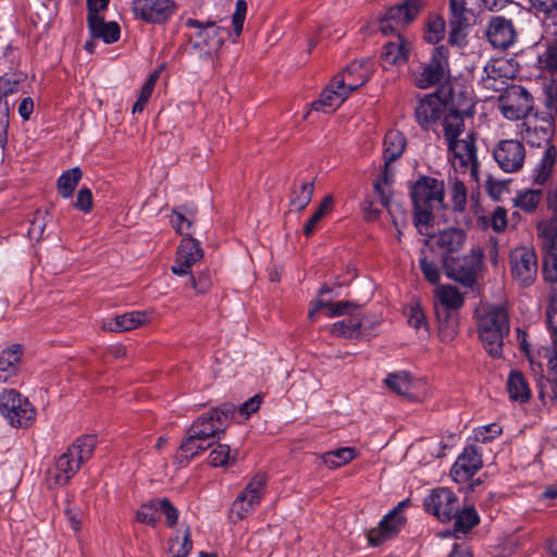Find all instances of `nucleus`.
<instances>
[{"label":"nucleus","mask_w":557,"mask_h":557,"mask_svg":"<svg viewBox=\"0 0 557 557\" xmlns=\"http://www.w3.org/2000/svg\"><path fill=\"white\" fill-rule=\"evenodd\" d=\"M410 197L414 208V225L422 233V227L430 225L433 212L445 208L444 181L422 175L410 186Z\"/></svg>","instance_id":"nucleus-1"},{"label":"nucleus","mask_w":557,"mask_h":557,"mask_svg":"<svg viewBox=\"0 0 557 557\" xmlns=\"http://www.w3.org/2000/svg\"><path fill=\"white\" fill-rule=\"evenodd\" d=\"M479 336L490 356L498 358L503 352L504 337L509 333V318L500 305H481L474 312Z\"/></svg>","instance_id":"nucleus-2"},{"label":"nucleus","mask_w":557,"mask_h":557,"mask_svg":"<svg viewBox=\"0 0 557 557\" xmlns=\"http://www.w3.org/2000/svg\"><path fill=\"white\" fill-rule=\"evenodd\" d=\"M97 445L95 435L78 437L55 461L49 472V481L54 485H65L92 455Z\"/></svg>","instance_id":"nucleus-3"},{"label":"nucleus","mask_w":557,"mask_h":557,"mask_svg":"<svg viewBox=\"0 0 557 557\" xmlns=\"http://www.w3.org/2000/svg\"><path fill=\"white\" fill-rule=\"evenodd\" d=\"M360 65H347L343 72L336 74L329 86L320 94L318 100L312 102V109L324 113L334 112L348 96L366 84V72L359 74V81L355 82L350 76L359 71Z\"/></svg>","instance_id":"nucleus-4"},{"label":"nucleus","mask_w":557,"mask_h":557,"mask_svg":"<svg viewBox=\"0 0 557 557\" xmlns=\"http://www.w3.org/2000/svg\"><path fill=\"white\" fill-rule=\"evenodd\" d=\"M185 26L196 29L194 34L189 35V44L191 49L203 60L215 54L230 36L227 28L216 26L212 21L203 23L195 18H187Z\"/></svg>","instance_id":"nucleus-5"},{"label":"nucleus","mask_w":557,"mask_h":557,"mask_svg":"<svg viewBox=\"0 0 557 557\" xmlns=\"http://www.w3.org/2000/svg\"><path fill=\"white\" fill-rule=\"evenodd\" d=\"M484 252L479 246L471 248L469 253L461 258H455L449 255L442 257L443 267L446 275L460 283L465 287H473L476 283V276L483 264Z\"/></svg>","instance_id":"nucleus-6"},{"label":"nucleus","mask_w":557,"mask_h":557,"mask_svg":"<svg viewBox=\"0 0 557 557\" xmlns=\"http://www.w3.org/2000/svg\"><path fill=\"white\" fill-rule=\"evenodd\" d=\"M236 408L233 404L225 403L198 417L189 426L191 436L209 441L224 433L233 420Z\"/></svg>","instance_id":"nucleus-7"},{"label":"nucleus","mask_w":557,"mask_h":557,"mask_svg":"<svg viewBox=\"0 0 557 557\" xmlns=\"http://www.w3.org/2000/svg\"><path fill=\"white\" fill-rule=\"evenodd\" d=\"M0 413L13 428H27L36 418L33 405L15 389L0 393Z\"/></svg>","instance_id":"nucleus-8"},{"label":"nucleus","mask_w":557,"mask_h":557,"mask_svg":"<svg viewBox=\"0 0 557 557\" xmlns=\"http://www.w3.org/2000/svg\"><path fill=\"white\" fill-rule=\"evenodd\" d=\"M448 57V47L444 45L435 47L430 61L421 65L420 71L416 74V85L425 89L445 82L449 77Z\"/></svg>","instance_id":"nucleus-9"},{"label":"nucleus","mask_w":557,"mask_h":557,"mask_svg":"<svg viewBox=\"0 0 557 557\" xmlns=\"http://www.w3.org/2000/svg\"><path fill=\"white\" fill-rule=\"evenodd\" d=\"M424 7L422 0H405L391 7L381 18L379 28L384 35L400 33L403 28L412 23Z\"/></svg>","instance_id":"nucleus-10"},{"label":"nucleus","mask_w":557,"mask_h":557,"mask_svg":"<svg viewBox=\"0 0 557 557\" xmlns=\"http://www.w3.org/2000/svg\"><path fill=\"white\" fill-rule=\"evenodd\" d=\"M448 150L453 153V166L456 171L467 172L474 181H479L480 162L478 160V149L475 136L473 133L467 134L462 139H456L447 144Z\"/></svg>","instance_id":"nucleus-11"},{"label":"nucleus","mask_w":557,"mask_h":557,"mask_svg":"<svg viewBox=\"0 0 557 557\" xmlns=\"http://www.w3.org/2000/svg\"><path fill=\"white\" fill-rule=\"evenodd\" d=\"M492 156L503 172L511 174L522 170L527 151L518 139H502L493 147Z\"/></svg>","instance_id":"nucleus-12"},{"label":"nucleus","mask_w":557,"mask_h":557,"mask_svg":"<svg viewBox=\"0 0 557 557\" xmlns=\"http://www.w3.org/2000/svg\"><path fill=\"white\" fill-rule=\"evenodd\" d=\"M423 506L428 513L441 522H449L458 512L460 504L454 491L448 487H436L424 498Z\"/></svg>","instance_id":"nucleus-13"},{"label":"nucleus","mask_w":557,"mask_h":557,"mask_svg":"<svg viewBox=\"0 0 557 557\" xmlns=\"http://www.w3.org/2000/svg\"><path fill=\"white\" fill-rule=\"evenodd\" d=\"M174 0H133L131 10L136 20L148 24H164L176 12Z\"/></svg>","instance_id":"nucleus-14"},{"label":"nucleus","mask_w":557,"mask_h":557,"mask_svg":"<svg viewBox=\"0 0 557 557\" xmlns=\"http://www.w3.org/2000/svg\"><path fill=\"white\" fill-rule=\"evenodd\" d=\"M537 257L533 249L519 247L510 253V272L521 287L531 286L537 276Z\"/></svg>","instance_id":"nucleus-15"},{"label":"nucleus","mask_w":557,"mask_h":557,"mask_svg":"<svg viewBox=\"0 0 557 557\" xmlns=\"http://www.w3.org/2000/svg\"><path fill=\"white\" fill-rule=\"evenodd\" d=\"M448 109L446 99L440 97L438 91L422 97L416 109L414 119L422 129L429 131L442 121Z\"/></svg>","instance_id":"nucleus-16"},{"label":"nucleus","mask_w":557,"mask_h":557,"mask_svg":"<svg viewBox=\"0 0 557 557\" xmlns=\"http://www.w3.org/2000/svg\"><path fill=\"white\" fill-rule=\"evenodd\" d=\"M474 114V103L471 98L465 97L462 102H456L451 95V104L442 119L445 139L448 143L458 139L465 131V116Z\"/></svg>","instance_id":"nucleus-17"},{"label":"nucleus","mask_w":557,"mask_h":557,"mask_svg":"<svg viewBox=\"0 0 557 557\" xmlns=\"http://www.w3.org/2000/svg\"><path fill=\"white\" fill-rule=\"evenodd\" d=\"M161 513L164 515L169 528L176 525L180 512L168 498H153L143 504L136 512V520L154 528L160 521Z\"/></svg>","instance_id":"nucleus-18"},{"label":"nucleus","mask_w":557,"mask_h":557,"mask_svg":"<svg viewBox=\"0 0 557 557\" xmlns=\"http://www.w3.org/2000/svg\"><path fill=\"white\" fill-rule=\"evenodd\" d=\"M265 474L258 473L236 497L232 505V510L239 519L247 517L260 504L265 492Z\"/></svg>","instance_id":"nucleus-19"},{"label":"nucleus","mask_w":557,"mask_h":557,"mask_svg":"<svg viewBox=\"0 0 557 557\" xmlns=\"http://www.w3.org/2000/svg\"><path fill=\"white\" fill-rule=\"evenodd\" d=\"M533 107L531 94L521 86H513L500 98V112L508 120L525 117Z\"/></svg>","instance_id":"nucleus-20"},{"label":"nucleus","mask_w":557,"mask_h":557,"mask_svg":"<svg viewBox=\"0 0 557 557\" xmlns=\"http://www.w3.org/2000/svg\"><path fill=\"white\" fill-rule=\"evenodd\" d=\"M471 11L466 0H449V42L457 46L466 44L467 29L470 26Z\"/></svg>","instance_id":"nucleus-21"},{"label":"nucleus","mask_w":557,"mask_h":557,"mask_svg":"<svg viewBox=\"0 0 557 557\" xmlns=\"http://www.w3.org/2000/svg\"><path fill=\"white\" fill-rule=\"evenodd\" d=\"M482 465L480 450L472 445L467 446L453 465L450 475L457 483L467 482L482 468Z\"/></svg>","instance_id":"nucleus-22"},{"label":"nucleus","mask_w":557,"mask_h":557,"mask_svg":"<svg viewBox=\"0 0 557 557\" xmlns=\"http://www.w3.org/2000/svg\"><path fill=\"white\" fill-rule=\"evenodd\" d=\"M203 257V251L199 242L191 237L182 239L177 248L176 259L172 265V272L176 275L184 276L190 273L191 267L200 261Z\"/></svg>","instance_id":"nucleus-23"},{"label":"nucleus","mask_w":557,"mask_h":557,"mask_svg":"<svg viewBox=\"0 0 557 557\" xmlns=\"http://www.w3.org/2000/svg\"><path fill=\"white\" fill-rule=\"evenodd\" d=\"M482 77L483 87L493 91H500L506 88L508 81L513 76L511 65L507 60H494L485 65Z\"/></svg>","instance_id":"nucleus-24"},{"label":"nucleus","mask_w":557,"mask_h":557,"mask_svg":"<svg viewBox=\"0 0 557 557\" xmlns=\"http://www.w3.org/2000/svg\"><path fill=\"white\" fill-rule=\"evenodd\" d=\"M486 36L495 48L507 49L515 42L517 35L511 20L494 16L488 23Z\"/></svg>","instance_id":"nucleus-25"},{"label":"nucleus","mask_w":557,"mask_h":557,"mask_svg":"<svg viewBox=\"0 0 557 557\" xmlns=\"http://www.w3.org/2000/svg\"><path fill=\"white\" fill-rule=\"evenodd\" d=\"M552 132L550 122L536 117L528 119L519 125V133L522 140H525L533 147H540L543 143L548 141Z\"/></svg>","instance_id":"nucleus-26"},{"label":"nucleus","mask_w":557,"mask_h":557,"mask_svg":"<svg viewBox=\"0 0 557 557\" xmlns=\"http://www.w3.org/2000/svg\"><path fill=\"white\" fill-rule=\"evenodd\" d=\"M547 207L552 216L537 223L536 233L541 242V249L557 250V210L554 207V197L547 194Z\"/></svg>","instance_id":"nucleus-27"},{"label":"nucleus","mask_w":557,"mask_h":557,"mask_svg":"<svg viewBox=\"0 0 557 557\" xmlns=\"http://www.w3.org/2000/svg\"><path fill=\"white\" fill-rule=\"evenodd\" d=\"M87 25L92 38L104 44H113L120 39L121 28L116 22H106L100 15L87 16Z\"/></svg>","instance_id":"nucleus-28"},{"label":"nucleus","mask_w":557,"mask_h":557,"mask_svg":"<svg viewBox=\"0 0 557 557\" xmlns=\"http://www.w3.org/2000/svg\"><path fill=\"white\" fill-rule=\"evenodd\" d=\"M23 356L20 344H13L0 352V383H7L16 375Z\"/></svg>","instance_id":"nucleus-29"},{"label":"nucleus","mask_w":557,"mask_h":557,"mask_svg":"<svg viewBox=\"0 0 557 557\" xmlns=\"http://www.w3.org/2000/svg\"><path fill=\"white\" fill-rule=\"evenodd\" d=\"M557 160V149L554 145H549L544 150L540 161L532 172V181L534 184L543 186L552 176L553 169Z\"/></svg>","instance_id":"nucleus-30"},{"label":"nucleus","mask_w":557,"mask_h":557,"mask_svg":"<svg viewBox=\"0 0 557 557\" xmlns=\"http://www.w3.org/2000/svg\"><path fill=\"white\" fill-rule=\"evenodd\" d=\"M396 39L384 45L383 59L389 64H404L408 60L411 44L400 33H394Z\"/></svg>","instance_id":"nucleus-31"},{"label":"nucleus","mask_w":557,"mask_h":557,"mask_svg":"<svg viewBox=\"0 0 557 557\" xmlns=\"http://www.w3.org/2000/svg\"><path fill=\"white\" fill-rule=\"evenodd\" d=\"M384 383L391 391L397 393L398 395L409 399H416L414 388L417 382L410 376L408 372L399 371L391 373L385 377Z\"/></svg>","instance_id":"nucleus-32"},{"label":"nucleus","mask_w":557,"mask_h":557,"mask_svg":"<svg viewBox=\"0 0 557 557\" xmlns=\"http://www.w3.org/2000/svg\"><path fill=\"white\" fill-rule=\"evenodd\" d=\"M211 442L200 440L199 436H191V430H187L185 440L180 446V451L176 455V460L180 465H187L191 458L199 455L211 446Z\"/></svg>","instance_id":"nucleus-33"},{"label":"nucleus","mask_w":557,"mask_h":557,"mask_svg":"<svg viewBox=\"0 0 557 557\" xmlns=\"http://www.w3.org/2000/svg\"><path fill=\"white\" fill-rule=\"evenodd\" d=\"M341 321H337L329 326V332L336 337L357 338L360 337L361 323L358 320V307L352 309V313L347 314Z\"/></svg>","instance_id":"nucleus-34"},{"label":"nucleus","mask_w":557,"mask_h":557,"mask_svg":"<svg viewBox=\"0 0 557 557\" xmlns=\"http://www.w3.org/2000/svg\"><path fill=\"white\" fill-rule=\"evenodd\" d=\"M435 297L440 302L441 307H437L441 311L447 310L453 312L463 306V295L458 290L457 287L451 285H442L436 288Z\"/></svg>","instance_id":"nucleus-35"},{"label":"nucleus","mask_w":557,"mask_h":557,"mask_svg":"<svg viewBox=\"0 0 557 557\" xmlns=\"http://www.w3.org/2000/svg\"><path fill=\"white\" fill-rule=\"evenodd\" d=\"M406 138L399 131L392 129L385 134L383 159L386 163H392L398 159L405 151Z\"/></svg>","instance_id":"nucleus-36"},{"label":"nucleus","mask_w":557,"mask_h":557,"mask_svg":"<svg viewBox=\"0 0 557 557\" xmlns=\"http://www.w3.org/2000/svg\"><path fill=\"white\" fill-rule=\"evenodd\" d=\"M150 320V313L147 311H132L117 315L110 324V330L114 332H125L136 329Z\"/></svg>","instance_id":"nucleus-37"},{"label":"nucleus","mask_w":557,"mask_h":557,"mask_svg":"<svg viewBox=\"0 0 557 557\" xmlns=\"http://www.w3.org/2000/svg\"><path fill=\"white\" fill-rule=\"evenodd\" d=\"M436 317L438 321V336L442 342H451L458 333L457 314L447 310L441 311L436 308Z\"/></svg>","instance_id":"nucleus-38"},{"label":"nucleus","mask_w":557,"mask_h":557,"mask_svg":"<svg viewBox=\"0 0 557 557\" xmlns=\"http://www.w3.org/2000/svg\"><path fill=\"white\" fill-rule=\"evenodd\" d=\"M465 242L466 233L461 228H447L435 236V244L447 252L459 250Z\"/></svg>","instance_id":"nucleus-39"},{"label":"nucleus","mask_w":557,"mask_h":557,"mask_svg":"<svg viewBox=\"0 0 557 557\" xmlns=\"http://www.w3.org/2000/svg\"><path fill=\"white\" fill-rule=\"evenodd\" d=\"M507 391L512 400L525 403L531 397L530 387L521 372L512 371L507 380Z\"/></svg>","instance_id":"nucleus-40"},{"label":"nucleus","mask_w":557,"mask_h":557,"mask_svg":"<svg viewBox=\"0 0 557 557\" xmlns=\"http://www.w3.org/2000/svg\"><path fill=\"white\" fill-rule=\"evenodd\" d=\"M313 195V182H299L290 191L289 205L297 211L304 210L311 201Z\"/></svg>","instance_id":"nucleus-41"},{"label":"nucleus","mask_w":557,"mask_h":557,"mask_svg":"<svg viewBox=\"0 0 557 557\" xmlns=\"http://www.w3.org/2000/svg\"><path fill=\"white\" fill-rule=\"evenodd\" d=\"M454 519V531L460 534H467L480 523V516L473 506H467L461 510L459 508Z\"/></svg>","instance_id":"nucleus-42"},{"label":"nucleus","mask_w":557,"mask_h":557,"mask_svg":"<svg viewBox=\"0 0 557 557\" xmlns=\"http://www.w3.org/2000/svg\"><path fill=\"white\" fill-rule=\"evenodd\" d=\"M419 264L425 280L430 284L435 285L440 282L441 270L433 258L432 248H423L420 250Z\"/></svg>","instance_id":"nucleus-43"},{"label":"nucleus","mask_w":557,"mask_h":557,"mask_svg":"<svg viewBox=\"0 0 557 557\" xmlns=\"http://www.w3.org/2000/svg\"><path fill=\"white\" fill-rule=\"evenodd\" d=\"M358 456V451L354 447H342L330 450L321 456L323 462L330 469H336L347 465Z\"/></svg>","instance_id":"nucleus-44"},{"label":"nucleus","mask_w":557,"mask_h":557,"mask_svg":"<svg viewBox=\"0 0 557 557\" xmlns=\"http://www.w3.org/2000/svg\"><path fill=\"white\" fill-rule=\"evenodd\" d=\"M542 200L541 189H523L519 191L515 198V206L524 213H533L536 211Z\"/></svg>","instance_id":"nucleus-45"},{"label":"nucleus","mask_w":557,"mask_h":557,"mask_svg":"<svg viewBox=\"0 0 557 557\" xmlns=\"http://www.w3.org/2000/svg\"><path fill=\"white\" fill-rule=\"evenodd\" d=\"M82 175V170L77 166L65 171L58 180L59 194L63 198H70L81 181Z\"/></svg>","instance_id":"nucleus-46"},{"label":"nucleus","mask_w":557,"mask_h":557,"mask_svg":"<svg viewBox=\"0 0 557 557\" xmlns=\"http://www.w3.org/2000/svg\"><path fill=\"white\" fill-rule=\"evenodd\" d=\"M191 548L193 542L189 527L186 528L182 539L175 536L169 542V553L172 557H187Z\"/></svg>","instance_id":"nucleus-47"},{"label":"nucleus","mask_w":557,"mask_h":557,"mask_svg":"<svg viewBox=\"0 0 557 557\" xmlns=\"http://www.w3.org/2000/svg\"><path fill=\"white\" fill-rule=\"evenodd\" d=\"M542 274L545 282L557 284V250H544Z\"/></svg>","instance_id":"nucleus-48"},{"label":"nucleus","mask_w":557,"mask_h":557,"mask_svg":"<svg viewBox=\"0 0 557 557\" xmlns=\"http://www.w3.org/2000/svg\"><path fill=\"white\" fill-rule=\"evenodd\" d=\"M332 206V197L325 196L324 199L321 201L317 210L313 212V214L310 216V219L307 221V223L304 226V233L306 236H310L314 233L318 223L325 216V214L331 210Z\"/></svg>","instance_id":"nucleus-49"},{"label":"nucleus","mask_w":557,"mask_h":557,"mask_svg":"<svg viewBox=\"0 0 557 557\" xmlns=\"http://www.w3.org/2000/svg\"><path fill=\"white\" fill-rule=\"evenodd\" d=\"M405 315L407 317V321L410 326L416 329L417 331L423 329L428 331V323L425 320V314L417 301H411L404 310Z\"/></svg>","instance_id":"nucleus-50"},{"label":"nucleus","mask_w":557,"mask_h":557,"mask_svg":"<svg viewBox=\"0 0 557 557\" xmlns=\"http://www.w3.org/2000/svg\"><path fill=\"white\" fill-rule=\"evenodd\" d=\"M449 196L454 210L457 212L465 211L467 205V188L463 182L455 178L450 185Z\"/></svg>","instance_id":"nucleus-51"},{"label":"nucleus","mask_w":557,"mask_h":557,"mask_svg":"<svg viewBox=\"0 0 557 557\" xmlns=\"http://www.w3.org/2000/svg\"><path fill=\"white\" fill-rule=\"evenodd\" d=\"M445 34V21L440 16L431 17L428 22L426 29L424 33V39L429 44H437L444 38Z\"/></svg>","instance_id":"nucleus-52"},{"label":"nucleus","mask_w":557,"mask_h":557,"mask_svg":"<svg viewBox=\"0 0 557 557\" xmlns=\"http://www.w3.org/2000/svg\"><path fill=\"white\" fill-rule=\"evenodd\" d=\"M406 523V517L398 515L396 511L391 510L380 522L381 527L385 530V533L393 537Z\"/></svg>","instance_id":"nucleus-53"},{"label":"nucleus","mask_w":557,"mask_h":557,"mask_svg":"<svg viewBox=\"0 0 557 557\" xmlns=\"http://www.w3.org/2000/svg\"><path fill=\"white\" fill-rule=\"evenodd\" d=\"M503 433V428L498 423H490L474 429V438L481 443L492 442Z\"/></svg>","instance_id":"nucleus-54"},{"label":"nucleus","mask_w":557,"mask_h":557,"mask_svg":"<svg viewBox=\"0 0 557 557\" xmlns=\"http://www.w3.org/2000/svg\"><path fill=\"white\" fill-rule=\"evenodd\" d=\"M232 460L228 445L219 444L209 455V463L213 467H225Z\"/></svg>","instance_id":"nucleus-55"},{"label":"nucleus","mask_w":557,"mask_h":557,"mask_svg":"<svg viewBox=\"0 0 557 557\" xmlns=\"http://www.w3.org/2000/svg\"><path fill=\"white\" fill-rule=\"evenodd\" d=\"M536 14H542L544 21H550L557 10V0H529Z\"/></svg>","instance_id":"nucleus-56"},{"label":"nucleus","mask_w":557,"mask_h":557,"mask_svg":"<svg viewBox=\"0 0 557 557\" xmlns=\"http://www.w3.org/2000/svg\"><path fill=\"white\" fill-rule=\"evenodd\" d=\"M357 305L351 301L342 300L337 302H329L326 308V317L335 318L352 313V309H356Z\"/></svg>","instance_id":"nucleus-57"},{"label":"nucleus","mask_w":557,"mask_h":557,"mask_svg":"<svg viewBox=\"0 0 557 557\" xmlns=\"http://www.w3.org/2000/svg\"><path fill=\"white\" fill-rule=\"evenodd\" d=\"M246 14L247 2L245 0H237L235 5V12L232 15V25L236 36H239L243 32Z\"/></svg>","instance_id":"nucleus-58"},{"label":"nucleus","mask_w":557,"mask_h":557,"mask_svg":"<svg viewBox=\"0 0 557 557\" xmlns=\"http://www.w3.org/2000/svg\"><path fill=\"white\" fill-rule=\"evenodd\" d=\"M47 225V214L37 212L34 219L30 222V226L28 228V236L30 239L39 240L45 232Z\"/></svg>","instance_id":"nucleus-59"},{"label":"nucleus","mask_w":557,"mask_h":557,"mask_svg":"<svg viewBox=\"0 0 557 557\" xmlns=\"http://www.w3.org/2000/svg\"><path fill=\"white\" fill-rule=\"evenodd\" d=\"M74 207L83 211L84 213H88L92 209V194L88 187H82L76 196V201L74 202Z\"/></svg>","instance_id":"nucleus-60"},{"label":"nucleus","mask_w":557,"mask_h":557,"mask_svg":"<svg viewBox=\"0 0 557 557\" xmlns=\"http://www.w3.org/2000/svg\"><path fill=\"white\" fill-rule=\"evenodd\" d=\"M171 224L181 235L189 236V230L191 227V221L187 219L181 211L173 210L171 218Z\"/></svg>","instance_id":"nucleus-61"},{"label":"nucleus","mask_w":557,"mask_h":557,"mask_svg":"<svg viewBox=\"0 0 557 557\" xmlns=\"http://www.w3.org/2000/svg\"><path fill=\"white\" fill-rule=\"evenodd\" d=\"M190 286L197 294H203L209 290L211 286V277L209 273H200L198 277L191 275L189 277Z\"/></svg>","instance_id":"nucleus-62"},{"label":"nucleus","mask_w":557,"mask_h":557,"mask_svg":"<svg viewBox=\"0 0 557 557\" xmlns=\"http://www.w3.org/2000/svg\"><path fill=\"white\" fill-rule=\"evenodd\" d=\"M543 67L550 71L557 70V46L548 47L539 58Z\"/></svg>","instance_id":"nucleus-63"},{"label":"nucleus","mask_w":557,"mask_h":557,"mask_svg":"<svg viewBox=\"0 0 557 557\" xmlns=\"http://www.w3.org/2000/svg\"><path fill=\"white\" fill-rule=\"evenodd\" d=\"M491 226L495 232H502L507 226V211L498 207L494 210L491 216Z\"/></svg>","instance_id":"nucleus-64"}]
</instances>
